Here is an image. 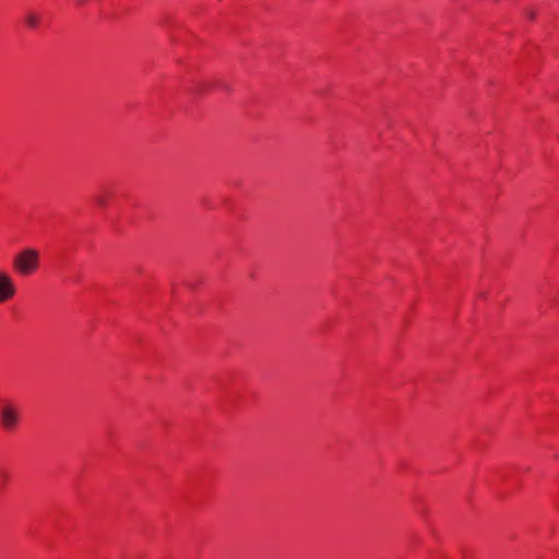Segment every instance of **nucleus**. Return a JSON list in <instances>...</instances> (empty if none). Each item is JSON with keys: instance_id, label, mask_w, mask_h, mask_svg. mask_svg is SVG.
Listing matches in <instances>:
<instances>
[{"instance_id": "4", "label": "nucleus", "mask_w": 559, "mask_h": 559, "mask_svg": "<svg viewBox=\"0 0 559 559\" xmlns=\"http://www.w3.org/2000/svg\"><path fill=\"white\" fill-rule=\"evenodd\" d=\"M24 22L31 29H36L41 23V13L36 10H28L24 14Z\"/></svg>"}, {"instance_id": "3", "label": "nucleus", "mask_w": 559, "mask_h": 559, "mask_svg": "<svg viewBox=\"0 0 559 559\" xmlns=\"http://www.w3.org/2000/svg\"><path fill=\"white\" fill-rule=\"evenodd\" d=\"M17 294V287L12 274L0 270V305L11 301Z\"/></svg>"}, {"instance_id": "2", "label": "nucleus", "mask_w": 559, "mask_h": 559, "mask_svg": "<svg viewBox=\"0 0 559 559\" xmlns=\"http://www.w3.org/2000/svg\"><path fill=\"white\" fill-rule=\"evenodd\" d=\"M21 411L16 405L5 404L0 408V426L9 432L15 431L19 427Z\"/></svg>"}, {"instance_id": "1", "label": "nucleus", "mask_w": 559, "mask_h": 559, "mask_svg": "<svg viewBox=\"0 0 559 559\" xmlns=\"http://www.w3.org/2000/svg\"><path fill=\"white\" fill-rule=\"evenodd\" d=\"M40 264V253L37 249L28 247L15 254L12 260L14 271L21 276L36 273Z\"/></svg>"}, {"instance_id": "5", "label": "nucleus", "mask_w": 559, "mask_h": 559, "mask_svg": "<svg viewBox=\"0 0 559 559\" xmlns=\"http://www.w3.org/2000/svg\"><path fill=\"white\" fill-rule=\"evenodd\" d=\"M8 479H9L8 474H7L5 472L0 471V480H1L2 486H4V485H5V483L8 481Z\"/></svg>"}]
</instances>
